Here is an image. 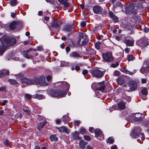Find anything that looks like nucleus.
<instances>
[{
  "label": "nucleus",
  "instance_id": "nucleus-1",
  "mask_svg": "<svg viewBox=\"0 0 149 149\" xmlns=\"http://www.w3.org/2000/svg\"><path fill=\"white\" fill-rule=\"evenodd\" d=\"M2 46H0V55H2L6 49L7 47L13 45L16 43V40L14 38H10L6 36H3L0 39Z\"/></svg>",
  "mask_w": 149,
  "mask_h": 149
},
{
  "label": "nucleus",
  "instance_id": "nucleus-2",
  "mask_svg": "<svg viewBox=\"0 0 149 149\" xmlns=\"http://www.w3.org/2000/svg\"><path fill=\"white\" fill-rule=\"evenodd\" d=\"M51 96L53 97H63L65 96V92L59 90H51L50 92Z\"/></svg>",
  "mask_w": 149,
  "mask_h": 149
},
{
  "label": "nucleus",
  "instance_id": "nucleus-3",
  "mask_svg": "<svg viewBox=\"0 0 149 149\" xmlns=\"http://www.w3.org/2000/svg\"><path fill=\"white\" fill-rule=\"evenodd\" d=\"M21 82L27 85L35 84L37 83V78H35L32 80L29 79L27 78L24 77L23 78L21 79Z\"/></svg>",
  "mask_w": 149,
  "mask_h": 149
},
{
  "label": "nucleus",
  "instance_id": "nucleus-4",
  "mask_svg": "<svg viewBox=\"0 0 149 149\" xmlns=\"http://www.w3.org/2000/svg\"><path fill=\"white\" fill-rule=\"evenodd\" d=\"M22 26L21 22H19L13 21L11 22L9 26V29L11 30L15 29H19Z\"/></svg>",
  "mask_w": 149,
  "mask_h": 149
},
{
  "label": "nucleus",
  "instance_id": "nucleus-5",
  "mask_svg": "<svg viewBox=\"0 0 149 149\" xmlns=\"http://www.w3.org/2000/svg\"><path fill=\"white\" fill-rule=\"evenodd\" d=\"M87 37L84 33H80L78 43L80 45H84L86 42Z\"/></svg>",
  "mask_w": 149,
  "mask_h": 149
},
{
  "label": "nucleus",
  "instance_id": "nucleus-6",
  "mask_svg": "<svg viewBox=\"0 0 149 149\" xmlns=\"http://www.w3.org/2000/svg\"><path fill=\"white\" fill-rule=\"evenodd\" d=\"M103 59L106 62H110L113 61V58L111 52H107L102 54Z\"/></svg>",
  "mask_w": 149,
  "mask_h": 149
},
{
  "label": "nucleus",
  "instance_id": "nucleus-7",
  "mask_svg": "<svg viewBox=\"0 0 149 149\" xmlns=\"http://www.w3.org/2000/svg\"><path fill=\"white\" fill-rule=\"evenodd\" d=\"M134 4H131L130 6L127 5L125 7L126 13H130L135 14L137 13V11L134 8Z\"/></svg>",
  "mask_w": 149,
  "mask_h": 149
},
{
  "label": "nucleus",
  "instance_id": "nucleus-8",
  "mask_svg": "<svg viewBox=\"0 0 149 149\" xmlns=\"http://www.w3.org/2000/svg\"><path fill=\"white\" fill-rule=\"evenodd\" d=\"M129 86H128L125 90L128 91H130L135 90L137 87V84L135 81H131L129 83Z\"/></svg>",
  "mask_w": 149,
  "mask_h": 149
},
{
  "label": "nucleus",
  "instance_id": "nucleus-9",
  "mask_svg": "<svg viewBox=\"0 0 149 149\" xmlns=\"http://www.w3.org/2000/svg\"><path fill=\"white\" fill-rule=\"evenodd\" d=\"M142 115L140 113H134L132 114V116L134 118V120L135 121H139L143 120Z\"/></svg>",
  "mask_w": 149,
  "mask_h": 149
},
{
  "label": "nucleus",
  "instance_id": "nucleus-10",
  "mask_svg": "<svg viewBox=\"0 0 149 149\" xmlns=\"http://www.w3.org/2000/svg\"><path fill=\"white\" fill-rule=\"evenodd\" d=\"M92 74L94 76L97 78L101 77L104 74L103 72H102L98 70H95L92 71Z\"/></svg>",
  "mask_w": 149,
  "mask_h": 149
},
{
  "label": "nucleus",
  "instance_id": "nucleus-11",
  "mask_svg": "<svg viewBox=\"0 0 149 149\" xmlns=\"http://www.w3.org/2000/svg\"><path fill=\"white\" fill-rule=\"evenodd\" d=\"M45 78L44 76L40 77L38 79V84L40 86H45L48 84V83L45 81Z\"/></svg>",
  "mask_w": 149,
  "mask_h": 149
},
{
  "label": "nucleus",
  "instance_id": "nucleus-12",
  "mask_svg": "<svg viewBox=\"0 0 149 149\" xmlns=\"http://www.w3.org/2000/svg\"><path fill=\"white\" fill-rule=\"evenodd\" d=\"M141 129L140 128H138L137 130H136L133 132L130 135L133 138H135L137 137L141 133Z\"/></svg>",
  "mask_w": 149,
  "mask_h": 149
},
{
  "label": "nucleus",
  "instance_id": "nucleus-13",
  "mask_svg": "<svg viewBox=\"0 0 149 149\" xmlns=\"http://www.w3.org/2000/svg\"><path fill=\"white\" fill-rule=\"evenodd\" d=\"M93 11L95 13H100L102 10V8L100 6H96L93 8Z\"/></svg>",
  "mask_w": 149,
  "mask_h": 149
},
{
  "label": "nucleus",
  "instance_id": "nucleus-14",
  "mask_svg": "<svg viewBox=\"0 0 149 149\" xmlns=\"http://www.w3.org/2000/svg\"><path fill=\"white\" fill-rule=\"evenodd\" d=\"M99 87L97 88V90L102 92L104 89L105 85L103 82L99 83L98 84Z\"/></svg>",
  "mask_w": 149,
  "mask_h": 149
},
{
  "label": "nucleus",
  "instance_id": "nucleus-15",
  "mask_svg": "<svg viewBox=\"0 0 149 149\" xmlns=\"http://www.w3.org/2000/svg\"><path fill=\"white\" fill-rule=\"evenodd\" d=\"M70 56L71 57L78 58L81 56L77 52H72L70 54Z\"/></svg>",
  "mask_w": 149,
  "mask_h": 149
},
{
  "label": "nucleus",
  "instance_id": "nucleus-16",
  "mask_svg": "<svg viewBox=\"0 0 149 149\" xmlns=\"http://www.w3.org/2000/svg\"><path fill=\"white\" fill-rule=\"evenodd\" d=\"M109 15L110 18L115 22H117L118 20V17L114 15L112 12L110 11L109 12Z\"/></svg>",
  "mask_w": 149,
  "mask_h": 149
},
{
  "label": "nucleus",
  "instance_id": "nucleus-17",
  "mask_svg": "<svg viewBox=\"0 0 149 149\" xmlns=\"http://www.w3.org/2000/svg\"><path fill=\"white\" fill-rule=\"evenodd\" d=\"M30 50L31 49H29L24 52V53L23 54V55L26 58H30L31 59L33 58V57L30 54H28V52H29Z\"/></svg>",
  "mask_w": 149,
  "mask_h": 149
},
{
  "label": "nucleus",
  "instance_id": "nucleus-18",
  "mask_svg": "<svg viewBox=\"0 0 149 149\" xmlns=\"http://www.w3.org/2000/svg\"><path fill=\"white\" fill-rule=\"evenodd\" d=\"M9 72L8 70H2L0 71V77H2L4 75L8 74Z\"/></svg>",
  "mask_w": 149,
  "mask_h": 149
},
{
  "label": "nucleus",
  "instance_id": "nucleus-19",
  "mask_svg": "<svg viewBox=\"0 0 149 149\" xmlns=\"http://www.w3.org/2000/svg\"><path fill=\"white\" fill-rule=\"evenodd\" d=\"M61 4L64 5V6L68 7L69 6V4L68 3V0H58Z\"/></svg>",
  "mask_w": 149,
  "mask_h": 149
},
{
  "label": "nucleus",
  "instance_id": "nucleus-20",
  "mask_svg": "<svg viewBox=\"0 0 149 149\" xmlns=\"http://www.w3.org/2000/svg\"><path fill=\"white\" fill-rule=\"evenodd\" d=\"M62 24V23L60 21L54 20L53 21V23L52 24V25L55 27H58Z\"/></svg>",
  "mask_w": 149,
  "mask_h": 149
},
{
  "label": "nucleus",
  "instance_id": "nucleus-21",
  "mask_svg": "<svg viewBox=\"0 0 149 149\" xmlns=\"http://www.w3.org/2000/svg\"><path fill=\"white\" fill-rule=\"evenodd\" d=\"M148 44V41L146 40L143 39L140 41V46L144 47L147 46Z\"/></svg>",
  "mask_w": 149,
  "mask_h": 149
},
{
  "label": "nucleus",
  "instance_id": "nucleus-22",
  "mask_svg": "<svg viewBox=\"0 0 149 149\" xmlns=\"http://www.w3.org/2000/svg\"><path fill=\"white\" fill-rule=\"evenodd\" d=\"M117 82L120 85H122L124 84L125 81L122 77H119L117 79Z\"/></svg>",
  "mask_w": 149,
  "mask_h": 149
},
{
  "label": "nucleus",
  "instance_id": "nucleus-23",
  "mask_svg": "<svg viewBox=\"0 0 149 149\" xmlns=\"http://www.w3.org/2000/svg\"><path fill=\"white\" fill-rule=\"evenodd\" d=\"M58 129L60 132H65L67 134L69 132V130H68L65 126H63L60 128H58Z\"/></svg>",
  "mask_w": 149,
  "mask_h": 149
},
{
  "label": "nucleus",
  "instance_id": "nucleus-24",
  "mask_svg": "<svg viewBox=\"0 0 149 149\" xmlns=\"http://www.w3.org/2000/svg\"><path fill=\"white\" fill-rule=\"evenodd\" d=\"M124 42L129 46H133V45L134 41L132 40H124Z\"/></svg>",
  "mask_w": 149,
  "mask_h": 149
},
{
  "label": "nucleus",
  "instance_id": "nucleus-25",
  "mask_svg": "<svg viewBox=\"0 0 149 149\" xmlns=\"http://www.w3.org/2000/svg\"><path fill=\"white\" fill-rule=\"evenodd\" d=\"M95 133L96 137H98L102 135V131L99 129H97L95 130Z\"/></svg>",
  "mask_w": 149,
  "mask_h": 149
},
{
  "label": "nucleus",
  "instance_id": "nucleus-26",
  "mask_svg": "<svg viewBox=\"0 0 149 149\" xmlns=\"http://www.w3.org/2000/svg\"><path fill=\"white\" fill-rule=\"evenodd\" d=\"M87 144V143L85 142L83 140L80 141L79 142L80 147L82 149L84 148L85 147V146Z\"/></svg>",
  "mask_w": 149,
  "mask_h": 149
},
{
  "label": "nucleus",
  "instance_id": "nucleus-27",
  "mask_svg": "<svg viewBox=\"0 0 149 149\" xmlns=\"http://www.w3.org/2000/svg\"><path fill=\"white\" fill-rule=\"evenodd\" d=\"M74 28V27L71 25H67L65 26V29L66 31H70L72 30Z\"/></svg>",
  "mask_w": 149,
  "mask_h": 149
},
{
  "label": "nucleus",
  "instance_id": "nucleus-28",
  "mask_svg": "<svg viewBox=\"0 0 149 149\" xmlns=\"http://www.w3.org/2000/svg\"><path fill=\"white\" fill-rule=\"evenodd\" d=\"M49 138L51 141H57L58 138L56 137V135H52L50 136Z\"/></svg>",
  "mask_w": 149,
  "mask_h": 149
},
{
  "label": "nucleus",
  "instance_id": "nucleus-29",
  "mask_svg": "<svg viewBox=\"0 0 149 149\" xmlns=\"http://www.w3.org/2000/svg\"><path fill=\"white\" fill-rule=\"evenodd\" d=\"M118 108L121 109H123L125 108V104L122 102H119L118 104Z\"/></svg>",
  "mask_w": 149,
  "mask_h": 149
},
{
  "label": "nucleus",
  "instance_id": "nucleus-30",
  "mask_svg": "<svg viewBox=\"0 0 149 149\" xmlns=\"http://www.w3.org/2000/svg\"><path fill=\"white\" fill-rule=\"evenodd\" d=\"M32 97V96L30 94H26L24 96V98L26 100H29L31 99Z\"/></svg>",
  "mask_w": 149,
  "mask_h": 149
},
{
  "label": "nucleus",
  "instance_id": "nucleus-31",
  "mask_svg": "<svg viewBox=\"0 0 149 149\" xmlns=\"http://www.w3.org/2000/svg\"><path fill=\"white\" fill-rule=\"evenodd\" d=\"M45 124V123L44 121H43L42 123H40L39 124V127H38V130H40L43 128V126Z\"/></svg>",
  "mask_w": 149,
  "mask_h": 149
},
{
  "label": "nucleus",
  "instance_id": "nucleus-32",
  "mask_svg": "<svg viewBox=\"0 0 149 149\" xmlns=\"http://www.w3.org/2000/svg\"><path fill=\"white\" fill-rule=\"evenodd\" d=\"M73 138L75 139H77V138L79 135V133L77 131H75L72 134Z\"/></svg>",
  "mask_w": 149,
  "mask_h": 149
},
{
  "label": "nucleus",
  "instance_id": "nucleus-33",
  "mask_svg": "<svg viewBox=\"0 0 149 149\" xmlns=\"http://www.w3.org/2000/svg\"><path fill=\"white\" fill-rule=\"evenodd\" d=\"M142 93L145 95H146L148 94V90L147 88H143L141 92Z\"/></svg>",
  "mask_w": 149,
  "mask_h": 149
},
{
  "label": "nucleus",
  "instance_id": "nucleus-34",
  "mask_svg": "<svg viewBox=\"0 0 149 149\" xmlns=\"http://www.w3.org/2000/svg\"><path fill=\"white\" fill-rule=\"evenodd\" d=\"M114 142V140L112 137L109 138L107 140V143L110 144H112Z\"/></svg>",
  "mask_w": 149,
  "mask_h": 149
},
{
  "label": "nucleus",
  "instance_id": "nucleus-35",
  "mask_svg": "<svg viewBox=\"0 0 149 149\" xmlns=\"http://www.w3.org/2000/svg\"><path fill=\"white\" fill-rule=\"evenodd\" d=\"M134 58V57L132 55H129L127 56V59L128 61H133Z\"/></svg>",
  "mask_w": 149,
  "mask_h": 149
},
{
  "label": "nucleus",
  "instance_id": "nucleus-36",
  "mask_svg": "<svg viewBox=\"0 0 149 149\" xmlns=\"http://www.w3.org/2000/svg\"><path fill=\"white\" fill-rule=\"evenodd\" d=\"M15 77L18 79H19L21 80V79L24 77L23 75L19 73L15 75Z\"/></svg>",
  "mask_w": 149,
  "mask_h": 149
},
{
  "label": "nucleus",
  "instance_id": "nucleus-37",
  "mask_svg": "<svg viewBox=\"0 0 149 149\" xmlns=\"http://www.w3.org/2000/svg\"><path fill=\"white\" fill-rule=\"evenodd\" d=\"M124 72H125L126 73L129 74L131 75H132L133 74H134L136 72V71L135 70H134L133 72H130L127 70H124Z\"/></svg>",
  "mask_w": 149,
  "mask_h": 149
},
{
  "label": "nucleus",
  "instance_id": "nucleus-38",
  "mask_svg": "<svg viewBox=\"0 0 149 149\" xmlns=\"http://www.w3.org/2000/svg\"><path fill=\"white\" fill-rule=\"evenodd\" d=\"M67 43L68 45L70 46H72L74 45L73 42L71 40H68L67 41Z\"/></svg>",
  "mask_w": 149,
  "mask_h": 149
},
{
  "label": "nucleus",
  "instance_id": "nucleus-39",
  "mask_svg": "<svg viewBox=\"0 0 149 149\" xmlns=\"http://www.w3.org/2000/svg\"><path fill=\"white\" fill-rule=\"evenodd\" d=\"M8 81L12 84L15 85L17 83V82L15 80L10 79L8 80Z\"/></svg>",
  "mask_w": 149,
  "mask_h": 149
},
{
  "label": "nucleus",
  "instance_id": "nucleus-40",
  "mask_svg": "<svg viewBox=\"0 0 149 149\" xmlns=\"http://www.w3.org/2000/svg\"><path fill=\"white\" fill-rule=\"evenodd\" d=\"M11 5L12 6H14L17 4L16 0H12L10 1Z\"/></svg>",
  "mask_w": 149,
  "mask_h": 149
},
{
  "label": "nucleus",
  "instance_id": "nucleus-41",
  "mask_svg": "<svg viewBox=\"0 0 149 149\" xmlns=\"http://www.w3.org/2000/svg\"><path fill=\"white\" fill-rule=\"evenodd\" d=\"M116 7H118L122 8L123 5L122 3L119 2H117L116 3H115Z\"/></svg>",
  "mask_w": 149,
  "mask_h": 149
},
{
  "label": "nucleus",
  "instance_id": "nucleus-42",
  "mask_svg": "<svg viewBox=\"0 0 149 149\" xmlns=\"http://www.w3.org/2000/svg\"><path fill=\"white\" fill-rule=\"evenodd\" d=\"M84 139L87 141H89L90 140L91 137L88 135H84Z\"/></svg>",
  "mask_w": 149,
  "mask_h": 149
},
{
  "label": "nucleus",
  "instance_id": "nucleus-43",
  "mask_svg": "<svg viewBox=\"0 0 149 149\" xmlns=\"http://www.w3.org/2000/svg\"><path fill=\"white\" fill-rule=\"evenodd\" d=\"M80 133L82 134H86V132L85 129L81 128L80 129Z\"/></svg>",
  "mask_w": 149,
  "mask_h": 149
},
{
  "label": "nucleus",
  "instance_id": "nucleus-44",
  "mask_svg": "<svg viewBox=\"0 0 149 149\" xmlns=\"http://www.w3.org/2000/svg\"><path fill=\"white\" fill-rule=\"evenodd\" d=\"M101 44V43L100 42H98L96 43L95 44V47L97 49H100V46Z\"/></svg>",
  "mask_w": 149,
  "mask_h": 149
},
{
  "label": "nucleus",
  "instance_id": "nucleus-45",
  "mask_svg": "<svg viewBox=\"0 0 149 149\" xmlns=\"http://www.w3.org/2000/svg\"><path fill=\"white\" fill-rule=\"evenodd\" d=\"M120 74V72L118 71H116L114 72V75L116 76H118Z\"/></svg>",
  "mask_w": 149,
  "mask_h": 149
},
{
  "label": "nucleus",
  "instance_id": "nucleus-46",
  "mask_svg": "<svg viewBox=\"0 0 149 149\" xmlns=\"http://www.w3.org/2000/svg\"><path fill=\"white\" fill-rule=\"evenodd\" d=\"M6 87L5 86H2L0 87V92L6 91Z\"/></svg>",
  "mask_w": 149,
  "mask_h": 149
},
{
  "label": "nucleus",
  "instance_id": "nucleus-47",
  "mask_svg": "<svg viewBox=\"0 0 149 149\" xmlns=\"http://www.w3.org/2000/svg\"><path fill=\"white\" fill-rule=\"evenodd\" d=\"M119 64L118 62L116 63L115 64H112L111 65L113 67L115 68L117 67L118 66Z\"/></svg>",
  "mask_w": 149,
  "mask_h": 149
},
{
  "label": "nucleus",
  "instance_id": "nucleus-48",
  "mask_svg": "<svg viewBox=\"0 0 149 149\" xmlns=\"http://www.w3.org/2000/svg\"><path fill=\"white\" fill-rule=\"evenodd\" d=\"M80 123V122L79 121H77L74 122V126H78Z\"/></svg>",
  "mask_w": 149,
  "mask_h": 149
},
{
  "label": "nucleus",
  "instance_id": "nucleus-49",
  "mask_svg": "<svg viewBox=\"0 0 149 149\" xmlns=\"http://www.w3.org/2000/svg\"><path fill=\"white\" fill-rule=\"evenodd\" d=\"M80 25L81 26L84 27L86 26V24L83 21L81 22Z\"/></svg>",
  "mask_w": 149,
  "mask_h": 149
},
{
  "label": "nucleus",
  "instance_id": "nucleus-50",
  "mask_svg": "<svg viewBox=\"0 0 149 149\" xmlns=\"http://www.w3.org/2000/svg\"><path fill=\"white\" fill-rule=\"evenodd\" d=\"M147 80L146 79H141V82L142 84H145Z\"/></svg>",
  "mask_w": 149,
  "mask_h": 149
},
{
  "label": "nucleus",
  "instance_id": "nucleus-51",
  "mask_svg": "<svg viewBox=\"0 0 149 149\" xmlns=\"http://www.w3.org/2000/svg\"><path fill=\"white\" fill-rule=\"evenodd\" d=\"M44 97L42 95H38V99L41 100Z\"/></svg>",
  "mask_w": 149,
  "mask_h": 149
},
{
  "label": "nucleus",
  "instance_id": "nucleus-52",
  "mask_svg": "<svg viewBox=\"0 0 149 149\" xmlns=\"http://www.w3.org/2000/svg\"><path fill=\"white\" fill-rule=\"evenodd\" d=\"M88 71L86 70H84L82 72V73L84 75H85L87 74Z\"/></svg>",
  "mask_w": 149,
  "mask_h": 149
},
{
  "label": "nucleus",
  "instance_id": "nucleus-53",
  "mask_svg": "<svg viewBox=\"0 0 149 149\" xmlns=\"http://www.w3.org/2000/svg\"><path fill=\"white\" fill-rule=\"evenodd\" d=\"M138 7L139 8H140L142 7L141 2H140L138 3Z\"/></svg>",
  "mask_w": 149,
  "mask_h": 149
},
{
  "label": "nucleus",
  "instance_id": "nucleus-54",
  "mask_svg": "<svg viewBox=\"0 0 149 149\" xmlns=\"http://www.w3.org/2000/svg\"><path fill=\"white\" fill-rule=\"evenodd\" d=\"M9 143V141L7 140H6L4 142V144L6 145H8Z\"/></svg>",
  "mask_w": 149,
  "mask_h": 149
},
{
  "label": "nucleus",
  "instance_id": "nucleus-55",
  "mask_svg": "<svg viewBox=\"0 0 149 149\" xmlns=\"http://www.w3.org/2000/svg\"><path fill=\"white\" fill-rule=\"evenodd\" d=\"M51 79V77L50 76H48L47 77V80L48 81H49Z\"/></svg>",
  "mask_w": 149,
  "mask_h": 149
},
{
  "label": "nucleus",
  "instance_id": "nucleus-56",
  "mask_svg": "<svg viewBox=\"0 0 149 149\" xmlns=\"http://www.w3.org/2000/svg\"><path fill=\"white\" fill-rule=\"evenodd\" d=\"M7 102V100H5L4 101H3V102H2L1 103V104L2 106H4L5 105V104Z\"/></svg>",
  "mask_w": 149,
  "mask_h": 149
},
{
  "label": "nucleus",
  "instance_id": "nucleus-57",
  "mask_svg": "<svg viewBox=\"0 0 149 149\" xmlns=\"http://www.w3.org/2000/svg\"><path fill=\"white\" fill-rule=\"evenodd\" d=\"M38 14L39 15L41 16L43 14V12L41 11H40L38 13Z\"/></svg>",
  "mask_w": 149,
  "mask_h": 149
},
{
  "label": "nucleus",
  "instance_id": "nucleus-58",
  "mask_svg": "<svg viewBox=\"0 0 149 149\" xmlns=\"http://www.w3.org/2000/svg\"><path fill=\"white\" fill-rule=\"evenodd\" d=\"M125 51L126 53H128L129 52L130 49L129 48H127L125 49Z\"/></svg>",
  "mask_w": 149,
  "mask_h": 149
},
{
  "label": "nucleus",
  "instance_id": "nucleus-59",
  "mask_svg": "<svg viewBox=\"0 0 149 149\" xmlns=\"http://www.w3.org/2000/svg\"><path fill=\"white\" fill-rule=\"evenodd\" d=\"M66 50L67 52H68L70 50V48L69 47H67L66 48Z\"/></svg>",
  "mask_w": 149,
  "mask_h": 149
},
{
  "label": "nucleus",
  "instance_id": "nucleus-60",
  "mask_svg": "<svg viewBox=\"0 0 149 149\" xmlns=\"http://www.w3.org/2000/svg\"><path fill=\"white\" fill-rule=\"evenodd\" d=\"M141 135L142 136L141 137V139L143 140H144L145 139V137L144 136V134L143 133H142L141 134Z\"/></svg>",
  "mask_w": 149,
  "mask_h": 149
},
{
  "label": "nucleus",
  "instance_id": "nucleus-61",
  "mask_svg": "<svg viewBox=\"0 0 149 149\" xmlns=\"http://www.w3.org/2000/svg\"><path fill=\"white\" fill-rule=\"evenodd\" d=\"M144 31H145V32H147L149 31V29L145 27L144 29Z\"/></svg>",
  "mask_w": 149,
  "mask_h": 149
},
{
  "label": "nucleus",
  "instance_id": "nucleus-62",
  "mask_svg": "<svg viewBox=\"0 0 149 149\" xmlns=\"http://www.w3.org/2000/svg\"><path fill=\"white\" fill-rule=\"evenodd\" d=\"M16 14L15 13H11V16L13 17H14L15 16Z\"/></svg>",
  "mask_w": 149,
  "mask_h": 149
},
{
  "label": "nucleus",
  "instance_id": "nucleus-63",
  "mask_svg": "<svg viewBox=\"0 0 149 149\" xmlns=\"http://www.w3.org/2000/svg\"><path fill=\"white\" fill-rule=\"evenodd\" d=\"M86 148L87 149H93V148H92L91 146L88 145L86 146Z\"/></svg>",
  "mask_w": 149,
  "mask_h": 149
},
{
  "label": "nucleus",
  "instance_id": "nucleus-64",
  "mask_svg": "<svg viewBox=\"0 0 149 149\" xmlns=\"http://www.w3.org/2000/svg\"><path fill=\"white\" fill-rule=\"evenodd\" d=\"M117 148V146L116 145H114L111 147V149H116Z\"/></svg>",
  "mask_w": 149,
  "mask_h": 149
}]
</instances>
